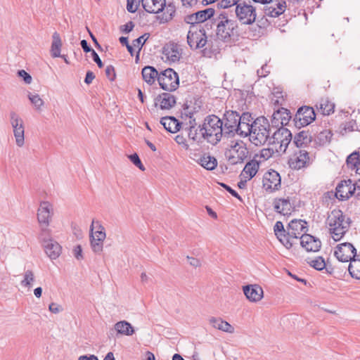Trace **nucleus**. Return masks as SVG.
<instances>
[{"instance_id":"obj_1","label":"nucleus","mask_w":360,"mask_h":360,"mask_svg":"<svg viewBox=\"0 0 360 360\" xmlns=\"http://www.w3.org/2000/svg\"><path fill=\"white\" fill-rule=\"evenodd\" d=\"M329 233L335 240H340L349 231L352 220L340 210H333L328 214L326 221Z\"/></svg>"},{"instance_id":"obj_2","label":"nucleus","mask_w":360,"mask_h":360,"mask_svg":"<svg viewBox=\"0 0 360 360\" xmlns=\"http://www.w3.org/2000/svg\"><path fill=\"white\" fill-rule=\"evenodd\" d=\"M216 22V34L217 37L224 42H228L237 32L238 25L237 20L231 18L226 11H221L214 18Z\"/></svg>"},{"instance_id":"obj_3","label":"nucleus","mask_w":360,"mask_h":360,"mask_svg":"<svg viewBox=\"0 0 360 360\" xmlns=\"http://www.w3.org/2000/svg\"><path fill=\"white\" fill-rule=\"evenodd\" d=\"M205 129L206 141L212 146H216L225 136V131L223 127V120L217 115H207L202 123Z\"/></svg>"},{"instance_id":"obj_4","label":"nucleus","mask_w":360,"mask_h":360,"mask_svg":"<svg viewBox=\"0 0 360 360\" xmlns=\"http://www.w3.org/2000/svg\"><path fill=\"white\" fill-rule=\"evenodd\" d=\"M270 138V124L268 120L262 116L253 121V128L250 135V141L256 146L263 145Z\"/></svg>"},{"instance_id":"obj_5","label":"nucleus","mask_w":360,"mask_h":360,"mask_svg":"<svg viewBox=\"0 0 360 360\" xmlns=\"http://www.w3.org/2000/svg\"><path fill=\"white\" fill-rule=\"evenodd\" d=\"M207 36L202 26H191L187 34V43L191 49L203 48L207 44Z\"/></svg>"},{"instance_id":"obj_6","label":"nucleus","mask_w":360,"mask_h":360,"mask_svg":"<svg viewBox=\"0 0 360 360\" xmlns=\"http://www.w3.org/2000/svg\"><path fill=\"white\" fill-rule=\"evenodd\" d=\"M292 133L287 128L281 127L270 136L269 143L271 145L278 144L275 150L277 153H285L292 141Z\"/></svg>"},{"instance_id":"obj_7","label":"nucleus","mask_w":360,"mask_h":360,"mask_svg":"<svg viewBox=\"0 0 360 360\" xmlns=\"http://www.w3.org/2000/svg\"><path fill=\"white\" fill-rule=\"evenodd\" d=\"M158 81L160 88L167 91H175L179 85V75L172 68L162 71L158 77Z\"/></svg>"},{"instance_id":"obj_8","label":"nucleus","mask_w":360,"mask_h":360,"mask_svg":"<svg viewBox=\"0 0 360 360\" xmlns=\"http://www.w3.org/2000/svg\"><path fill=\"white\" fill-rule=\"evenodd\" d=\"M236 18L243 25L253 24L257 18L256 9L245 1L240 2L235 8Z\"/></svg>"},{"instance_id":"obj_9","label":"nucleus","mask_w":360,"mask_h":360,"mask_svg":"<svg viewBox=\"0 0 360 360\" xmlns=\"http://www.w3.org/2000/svg\"><path fill=\"white\" fill-rule=\"evenodd\" d=\"M53 214L52 205L48 201H43L37 211V219L41 226V237L49 235L48 226L50 224L52 215Z\"/></svg>"},{"instance_id":"obj_10","label":"nucleus","mask_w":360,"mask_h":360,"mask_svg":"<svg viewBox=\"0 0 360 360\" xmlns=\"http://www.w3.org/2000/svg\"><path fill=\"white\" fill-rule=\"evenodd\" d=\"M316 119V113L314 108L303 105L299 108L293 118L295 125L297 128H301L309 125Z\"/></svg>"},{"instance_id":"obj_11","label":"nucleus","mask_w":360,"mask_h":360,"mask_svg":"<svg viewBox=\"0 0 360 360\" xmlns=\"http://www.w3.org/2000/svg\"><path fill=\"white\" fill-rule=\"evenodd\" d=\"M240 114L235 110H226L223 117V127L225 136H233L238 128Z\"/></svg>"},{"instance_id":"obj_12","label":"nucleus","mask_w":360,"mask_h":360,"mask_svg":"<svg viewBox=\"0 0 360 360\" xmlns=\"http://www.w3.org/2000/svg\"><path fill=\"white\" fill-rule=\"evenodd\" d=\"M334 255L338 261L348 262L356 257V250L352 243H343L336 247Z\"/></svg>"},{"instance_id":"obj_13","label":"nucleus","mask_w":360,"mask_h":360,"mask_svg":"<svg viewBox=\"0 0 360 360\" xmlns=\"http://www.w3.org/2000/svg\"><path fill=\"white\" fill-rule=\"evenodd\" d=\"M307 221L302 219H293L288 226V236H289L290 241H293V239L300 238L302 235L307 234L308 228Z\"/></svg>"},{"instance_id":"obj_14","label":"nucleus","mask_w":360,"mask_h":360,"mask_svg":"<svg viewBox=\"0 0 360 360\" xmlns=\"http://www.w3.org/2000/svg\"><path fill=\"white\" fill-rule=\"evenodd\" d=\"M262 182L264 188L272 192L280 189L281 178L278 172L271 169L264 174Z\"/></svg>"},{"instance_id":"obj_15","label":"nucleus","mask_w":360,"mask_h":360,"mask_svg":"<svg viewBox=\"0 0 360 360\" xmlns=\"http://www.w3.org/2000/svg\"><path fill=\"white\" fill-rule=\"evenodd\" d=\"M233 151L234 154L230 153L227 156L229 162L232 165L243 163L249 154L248 148L243 142L240 144L236 143L233 146Z\"/></svg>"},{"instance_id":"obj_16","label":"nucleus","mask_w":360,"mask_h":360,"mask_svg":"<svg viewBox=\"0 0 360 360\" xmlns=\"http://www.w3.org/2000/svg\"><path fill=\"white\" fill-rule=\"evenodd\" d=\"M355 194V187H352V179L341 181L336 187L335 196L340 200H348Z\"/></svg>"},{"instance_id":"obj_17","label":"nucleus","mask_w":360,"mask_h":360,"mask_svg":"<svg viewBox=\"0 0 360 360\" xmlns=\"http://www.w3.org/2000/svg\"><path fill=\"white\" fill-rule=\"evenodd\" d=\"M309 162V153L305 150L300 149L297 152H295L294 155L290 158L288 165L291 169H300L305 167Z\"/></svg>"},{"instance_id":"obj_18","label":"nucleus","mask_w":360,"mask_h":360,"mask_svg":"<svg viewBox=\"0 0 360 360\" xmlns=\"http://www.w3.org/2000/svg\"><path fill=\"white\" fill-rule=\"evenodd\" d=\"M239 120L238 128H236V134L244 137L250 136L253 128L252 114L248 112H243L242 115H240Z\"/></svg>"},{"instance_id":"obj_19","label":"nucleus","mask_w":360,"mask_h":360,"mask_svg":"<svg viewBox=\"0 0 360 360\" xmlns=\"http://www.w3.org/2000/svg\"><path fill=\"white\" fill-rule=\"evenodd\" d=\"M243 290L246 298L251 302H257L264 297L263 289L257 284L244 285Z\"/></svg>"},{"instance_id":"obj_20","label":"nucleus","mask_w":360,"mask_h":360,"mask_svg":"<svg viewBox=\"0 0 360 360\" xmlns=\"http://www.w3.org/2000/svg\"><path fill=\"white\" fill-rule=\"evenodd\" d=\"M300 245L307 252H317L321 246V240L309 234L300 236Z\"/></svg>"},{"instance_id":"obj_21","label":"nucleus","mask_w":360,"mask_h":360,"mask_svg":"<svg viewBox=\"0 0 360 360\" xmlns=\"http://www.w3.org/2000/svg\"><path fill=\"white\" fill-rule=\"evenodd\" d=\"M43 240V245L44 247L46 255L51 259H56L61 253V246L58 243L53 239L46 240L44 236L41 237Z\"/></svg>"},{"instance_id":"obj_22","label":"nucleus","mask_w":360,"mask_h":360,"mask_svg":"<svg viewBox=\"0 0 360 360\" xmlns=\"http://www.w3.org/2000/svg\"><path fill=\"white\" fill-rule=\"evenodd\" d=\"M275 235L279 241L287 248L290 249L293 244V241H290L289 236H288V231L284 229L283 224L281 221H278L276 223L274 227Z\"/></svg>"},{"instance_id":"obj_23","label":"nucleus","mask_w":360,"mask_h":360,"mask_svg":"<svg viewBox=\"0 0 360 360\" xmlns=\"http://www.w3.org/2000/svg\"><path fill=\"white\" fill-rule=\"evenodd\" d=\"M141 1L144 10L149 13H159L166 6V0H141Z\"/></svg>"},{"instance_id":"obj_24","label":"nucleus","mask_w":360,"mask_h":360,"mask_svg":"<svg viewBox=\"0 0 360 360\" xmlns=\"http://www.w3.org/2000/svg\"><path fill=\"white\" fill-rule=\"evenodd\" d=\"M163 54L171 62H177L181 57V51L177 44L170 42L163 47Z\"/></svg>"},{"instance_id":"obj_25","label":"nucleus","mask_w":360,"mask_h":360,"mask_svg":"<svg viewBox=\"0 0 360 360\" xmlns=\"http://www.w3.org/2000/svg\"><path fill=\"white\" fill-rule=\"evenodd\" d=\"M312 130H302L297 133L293 140V143L299 148L307 146L314 140Z\"/></svg>"},{"instance_id":"obj_26","label":"nucleus","mask_w":360,"mask_h":360,"mask_svg":"<svg viewBox=\"0 0 360 360\" xmlns=\"http://www.w3.org/2000/svg\"><path fill=\"white\" fill-rule=\"evenodd\" d=\"M274 211L283 215L290 214L292 210L289 198H275L274 200Z\"/></svg>"},{"instance_id":"obj_27","label":"nucleus","mask_w":360,"mask_h":360,"mask_svg":"<svg viewBox=\"0 0 360 360\" xmlns=\"http://www.w3.org/2000/svg\"><path fill=\"white\" fill-rule=\"evenodd\" d=\"M158 102L161 109L169 110L176 104V98L169 93H162L155 98V106Z\"/></svg>"},{"instance_id":"obj_28","label":"nucleus","mask_w":360,"mask_h":360,"mask_svg":"<svg viewBox=\"0 0 360 360\" xmlns=\"http://www.w3.org/2000/svg\"><path fill=\"white\" fill-rule=\"evenodd\" d=\"M209 323L210 325L219 330L229 333H234V327L231 326L229 323H228L226 321H224L221 318H216V317H210L209 319Z\"/></svg>"},{"instance_id":"obj_29","label":"nucleus","mask_w":360,"mask_h":360,"mask_svg":"<svg viewBox=\"0 0 360 360\" xmlns=\"http://www.w3.org/2000/svg\"><path fill=\"white\" fill-rule=\"evenodd\" d=\"M161 124L163 125L164 128L169 132L176 133L179 131L181 125V122H179L174 117L167 116L161 118Z\"/></svg>"},{"instance_id":"obj_30","label":"nucleus","mask_w":360,"mask_h":360,"mask_svg":"<svg viewBox=\"0 0 360 360\" xmlns=\"http://www.w3.org/2000/svg\"><path fill=\"white\" fill-rule=\"evenodd\" d=\"M292 116L289 110L281 108L273 114L272 123L276 124V122L281 120V127H284L290 120Z\"/></svg>"},{"instance_id":"obj_31","label":"nucleus","mask_w":360,"mask_h":360,"mask_svg":"<svg viewBox=\"0 0 360 360\" xmlns=\"http://www.w3.org/2000/svg\"><path fill=\"white\" fill-rule=\"evenodd\" d=\"M312 134L314 135L313 140L319 146H324L326 143H330L333 136V134L328 129H323L319 132L318 131H314V130H312Z\"/></svg>"},{"instance_id":"obj_32","label":"nucleus","mask_w":360,"mask_h":360,"mask_svg":"<svg viewBox=\"0 0 360 360\" xmlns=\"http://www.w3.org/2000/svg\"><path fill=\"white\" fill-rule=\"evenodd\" d=\"M259 167V162L255 160L249 161L243 168L241 174L248 180H250L255 176Z\"/></svg>"},{"instance_id":"obj_33","label":"nucleus","mask_w":360,"mask_h":360,"mask_svg":"<svg viewBox=\"0 0 360 360\" xmlns=\"http://www.w3.org/2000/svg\"><path fill=\"white\" fill-rule=\"evenodd\" d=\"M94 236H95V238H98L99 241L104 240L106 237L104 227L99 221H95L94 220L92 221L90 226V239L93 238Z\"/></svg>"},{"instance_id":"obj_34","label":"nucleus","mask_w":360,"mask_h":360,"mask_svg":"<svg viewBox=\"0 0 360 360\" xmlns=\"http://www.w3.org/2000/svg\"><path fill=\"white\" fill-rule=\"evenodd\" d=\"M114 328L118 334L126 336H131L135 333L131 324L127 321H120L114 325Z\"/></svg>"},{"instance_id":"obj_35","label":"nucleus","mask_w":360,"mask_h":360,"mask_svg":"<svg viewBox=\"0 0 360 360\" xmlns=\"http://www.w3.org/2000/svg\"><path fill=\"white\" fill-rule=\"evenodd\" d=\"M160 73L153 66H145L141 71L143 79L148 84H153Z\"/></svg>"},{"instance_id":"obj_36","label":"nucleus","mask_w":360,"mask_h":360,"mask_svg":"<svg viewBox=\"0 0 360 360\" xmlns=\"http://www.w3.org/2000/svg\"><path fill=\"white\" fill-rule=\"evenodd\" d=\"M315 106L318 111L323 115H329L334 112L335 104L328 98H321Z\"/></svg>"},{"instance_id":"obj_37","label":"nucleus","mask_w":360,"mask_h":360,"mask_svg":"<svg viewBox=\"0 0 360 360\" xmlns=\"http://www.w3.org/2000/svg\"><path fill=\"white\" fill-rule=\"evenodd\" d=\"M62 47V41L59 33L55 32L52 35V43L51 46V54L53 58H59L61 56L60 50Z\"/></svg>"},{"instance_id":"obj_38","label":"nucleus","mask_w":360,"mask_h":360,"mask_svg":"<svg viewBox=\"0 0 360 360\" xmlns=\"http://www.w3.org/2000/svg\"><path fill=\"white\" fill-rule=\"evenodd\" d=\"M198 162L207 170H213L217 166V159L213 156L207 155L206 154L201 156L198 159Z\"/></svg>"},{"instance_id":"obj_39","label":"nucleus","mask_w":360,"mask_h":360,"mask_svg":"<svg viewBox=\"0 0 360 360\" xmlns=\"http://www.w3.org/2000/svg\"><path fill=\"white\" fill-rule=\"evenodd\" d=\"M347 165L349 168L355 170L356 172L360 171V155L358 152L351 153L347 158Z\"/></svg>"},{"instance_id":"obj_40","label":"nucleus","mask_w":360,"mask_h":360,"mask_svg":"<svg viewBox=\"0 0 360 360\" xmlns=\"http://www.w3.org/2000/svg\"><path fill=\"white\" fill-rule=\"evenodd\" d=\"M348 271L352 278L360 280V259L354 258L351 260Z\"/></svg>"},{"instance_id":"obj_41","label":"nucleus","mask_w":360,"mask_h":360,"mask_svg":"<svg viewBox=\"0 0 360 360\" xmlns=\"http://www.w3.org/2000/svg\"><path fill=\"white\" fill-rule=\"evenodd\" d=\"M214 13L215 9L214 8H208L195 12L196 17L199 23L204 22L207 20L210 19L214 16Z\"/></svg>"},{"instance_id":"obj_42","label":"nucleus","mask_w":360,"mask_h":360,"mask_svg":"<svg viewBox=\"0 0 360 360\" xmlns=\"http://www.w3.org/2000/svg\"><path fill=\"white\" fill-rule=\"evenodd\" d=\"M11 124L14 131L16 129H20L24 127L22 120L20 116L15 112L12 111L10 113Z\"/></svg>"},{"instance_id":"obj_43","label":"nucleus","mask_w":360,"mask_h":360,"mask_svg":"<svg viewBox=\"0 0 360 360\" xmlns=\"http://www.w3.org/2000/svg\"><path fill=\"white\" fill-rule=\"evenodd\" d=\"M34 281V274L32 271L27 270L24 274V278L21 281L20 284L22 286L31 288L32 287V282Z\"/></svg>"},{"instance_id":"obj_44","label":"nucleus","mask_w":360,"mask_h":360,"mask_svg":"<svg viewBox=\"0 0 360 360\" xmlns=\"http://www.w3.org/2000/svg\"><path fill=\"white\" fill-rule=\"evenodd\" d=\"M16 145L22 147L25 143V128L16 129L13 131Z\"/></svg>"},{"instance_id":"obj_45","label":"nucleus","mask_w":360,"mask_h":360,"mask_svg":"<svg viewBox=\"0 0 360 360\" xmlns=\"http://www.w3.org/2000/svg\"><path fill=\"white\" fill-rule=\"evenodd\" d=\"M197 124H192V121H189V127L186 128L188 137L190 141L197 143L199 141L200 136L196 135Z\"/></svg>"},{"instance_id":"obj_46","label":"nucleus","mask_w":360,"mask_h":360,"mask_svg":"<svg viewBox=\"0 0 360 360\" xmlns=\"http://www.w3.org/2000/svg\"><path fill=\"white\" fill-rule=\"evenodd\" d=\"M311 266L318 271H321L326 267V262L322 257H318L314 259L309 262Z\"/></svg>"},{"instance_id":"obj_47","label":"nucleus","mask_w":360,"mask_h":360,"mask_svg":"<svg viewBox=\"0 0 360 360\" xmlns=\"http://www.w3.org/2000/svg\"><path fill=\"white\" fill-rule=\"evenodd\" d=\"M240 0H220L216 4L217 8H229L233 6H237Z\"/></svg>"},{"instance_id":"obj_48","label":"nucleus","mask_w":360,"mask_h":360,"mask_svg":"<svg viewBox=\"0 0 360 360\" xmlns=\"http://www.w3.org/2000/svg\"><path fill=\"white\" fill-rule=\"evenodd\" d=\"M91 246L93 251L95 253H100L103 250V245L104 240H98V238H95V236L93 238H91Z\"/></svg>"},{"instance_id":"obj_49","label":"nucleus","mask_w":360,"mask_h":360,"mask_svg":"<svg viewBox=\"0 0 360 360\" xmlns=\"http://www.w3.org/2000/svg\"><path fill=\"white\" fill-rule=\"evenodd\" d=\"M28 98L32 103L34 105L37 109H39L41 106L44 105L43 100L40 98L38 94H31L28 95Z\"/></svg>"},{"instance_id":"obj_50","label":"nucleus","mask_w":360,"mask_h":360,"mask_svg":"<svg viewBox=\"0 0 360 360\" xmlns=\"http://www.w3.org/2000/svg\"><path fill=\"white\" fill-rule=\"evenodd\" d=\"M150 34L148 33H145L139 38L133 40L132 44L135 47L142 48L146 40L149 38Z\"/></svg>"},{"instance_id":"obj_51","label":"nucleus","mask_w":360,"mask_h":360,"mask_svg":"<svg viewBox=\"0 0 360 360\" xmlns=\"http://www.w3.org/2000/svg\"><path fill=\"white\" fill-rule=\"evenodd\" d=\"M343 130L345 132H351L358 130V126L355 120H350L344 124Z\"/></svg>"},{"instance_id":"obj_52","label":"nucleus","mask_w":360,"mask_h":360,"mask_svg":"<svg viewBox=\"0 0 360 360\" xmlns=\"http://www.w3.org/2000/svg\"><path fill=\"white\" fill-rule=\"evenodd\" d=\"M184 22L187 24H191V26H200L195 13L186 15L184 17Z\"/></svg>"},{"instance_id":"obj_53","label":"nucleus","mask_w":360,"mask_h":360,"mask_svg":"<svg viewBox=\"0 0 360 360\" xmlns=\"http://www.w3.org/2000/svg\"><path fill=\"white\" fill-rule=\"evenodd\" d=\"M196 135L200 136L199 141H197L198 144H201L206 141L205 129H203L202 124L197 125Z\"/></svg>"},{"instance_id":"obj_54","label":"nucleus","mask_w":360,"mask_h":360,"mask_svg":"<svg viewBox=\"0 0 360 360\" xmlns=\"http://www.w3.org/2000/svg\"><path fill=\"white\" fill-rule=\"evenodd\" d=\"M264 11L266 15L271 18H276L279 16L277 8L273 6H265Z\"/></svg>"},{"instance_id":"obj_55","label":"nucleus","mask_w":360,"mask_h":360,"mask_svg":"<svg viewBox=\"0 0 360 360\" xmlns=\"http://www.w3.org/2000/svg\"><path fill=\"white\" fill-rule=\"evenodd\" d=\"M105 75L111 82L114 81L116 78V73L115 68L112 65H108L105 68Z\"/></svg>"},{"instance_id":"obj_56","label":"nucleus","mask_w":360,"mask_h":360,"mask_svg":"<svg viewBox=\"0 0 360 360\" xmlns=\"http://www.w3.org/2000/svg\"><path fill=\"white\" fill-rule=\"evenodd\" d=\"M275 150H276L272 148H263L260 151V157L264 160H268L273 156Z\"/></svg>"},{"instance_id":"obj_57","label":"nucleus","mask_w":360,"mask_h":360,"mask_svg":"<svg viewBox=\"0 0 360 360\" xmlns=\"http://www.w3.org/2000/svg\"><path fill=\"white\" fill-rule=\"evenodd\" d=\"M17 74H18V77L22 78V79L24 80V82L26 84H30L32 82V79L31 75L28 72H27L25 70H18Z\"/></svg>"},{"instance_id":"obj_58","label":"nucleus","mask_w":360,"mask_h":360,"mask_svg":"<svg viewBox=\"0 0 360 360\" xmlns=\"http://www.w3.org/2000/svg\"><path fill=\"white\" fill-rule=\"evenodd\" d=\"M174 140L179 145H181L185 150H188L189 148V145L187 143L186 139L183 135H177Z\"/></svg>"},{"instance_id":"obj_59","label":"nucleus","mask_w":360,"mask_h":360,"mask_svg":"<svg viewBox=\"0 0 360 360\" xmlns=\"http://www.w3.org/2000/svg\"><path fill=\"white\" fill-rule=\"evenodd\" d=\"M219 185L223 187L226 191H228L230 194H231L235 198H238L240 201H242L241 197L238 195V193L233 190L231 186L229 185L224 184V183H219Z\"/></svg>"},{"instance_id":"obj_60","label":"nucleus","mask_w":360,"mask_h":360,"mask_svg":"<svg viewBox=\"0 0 360 360\" xmlns=\"http://www.w3.org/2000/svg\"><path fill=\"white\" fill-rule=\"evenodd\" d=\"M127 10L128 11V12L131 13H135L138 9L139 2L134 4V0H127Z\"/></svg>"},{"instance_id":"obj_61","label":"nucleus","mask_w":360,"mask_h":360,"mask_svg":"<svg viewBox=\"0 0 360 360\" xmlns=\"http://www.w3.org/2000/svg\"><path fill=\"white\" fill-rule=\"evenodd\" d=\"M134 27V24L132 21H129L124 25L120 26V31L123 33H129Z\"/></svg>"},{"instance_id":"obj_62","label":"nucleus","mask_w":360,"mask_h":360,"mask_svg":"<svg viewBox=\"0 0 360 360\" xmlns=\"http://www.w3.org/2000/svg\"><path fill=\"white\" fill-rule=\"evenodd\" d=\"M49 309L51 312L53 314H58L63 310V308L61 305L52 302L49 304Z\"/></svg>"},{"instance_id":"obj_63","label":"nucleus","mask_w":360,"mask_h":360,"mask_svg":"<svg viewBox=\"0 0 360 360\" xmlns=\"http://www.w3.org/2000/svg\"><path fill=\"white\" fill-rule=\"evenodd\" d=\"M91 55L92 56L94 61L97 64L98 67L99 68H102L103 67V63L102 60H101L98 53L95 51H92V53H91Z\"/></svg>"},{"instance_id":"obj_64","label":"nucleus","mask_w":360,"mask_h":360,"mask_svg":"<svg viewBox=\"0 0 360 360\" xmlns=\"http://www.w3.org/2000/svg\"><path fill=\"white\" fill-rule=\"evenodd\" d=\"M73 252H74V256L75 257V258L77 259L80 260V259H83L82 249L81 245H78L76 247H75Z\"/></svg>"}]
</instances>
